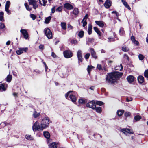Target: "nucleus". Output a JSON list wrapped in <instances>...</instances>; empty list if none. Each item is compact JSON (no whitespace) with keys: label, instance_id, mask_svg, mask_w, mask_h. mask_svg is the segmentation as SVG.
Segmentation results:
<instances>
[{"label":"nucleus","instance_id":"obj_1","mask_svg":"<svg viewBox=\"0 0 148 148\" xmlns=\"http://www.w3.org/2000/svg\"><path fill=\"white\" fill-rule=\"evenodd\" d=\"M49 121V118L46 117L42 120L40 125L38 121H36L32 126L33 130L34 132L36 131H42L44 129L48 127Z\"/></svg>","mask_w":148,"mask_h":148},{"label":"nucleus","instance_id":"obj_2","mask_svg":"<svg viewBox=\"0 0 148 148\" xmlns=\"http://www.w3.org/2000/svg\"><path fill=\"white\" fill-rule=\"evenodd\" d=\"M123 74V73L116 72L110 73L106 78V81L108 83H113L120 77Z\"/></svg>","mask_w":148,"mask_h":148},{"label":"nucleus","instance_id":"obj_3","mask_svg":"<svg viewBox=\"0 0 148 148\" xmlns=\"http://www.w3.org/2000/svg\"><path fill=\"white\" fill-rule=\"evenodd\" d=\"M69 96L71 100L75 104L76 97L77 96V93L70 91L65 95V97L67 99H69L68 96Z\"/></svg>","mask_w":148,"mask_h":148},{"label":"nucleus","instance_id":"obj_4","mask_svg":"<svg viewBox=\"0 0 148 148\" xmlns=\"http://www.w3.org/2000/svg\"><path fill=\"white\" fill-rule=\"evenodd\" d=\"M44 32L46 36L49 39H51L52 37V34L51 31L49 28H45L44 30Z\"/></svg>","mask_w":148,"mask_h":148},{"label":"nucleus","instance_id":"obj_5","mask_svg":"<svg viewBox=\"0 0 148 148\" xmlns=\"http://www.w3.org/2000/svg\"><path fill=\"white\" fill-rule=\"evenodd\" d=\"M29 5H32L34 9H36L38 7L37 2L35 0H28Z\"/></svg>","mask_w":148,"mask_h":148},{"label":"nucleus","instance_id":"obj_6","mask_svg":"<svg viewBox=\"0 0 148 148\" xmlns=\"http://www.w3.org/2000/svg\"><path fill=\"white\" fill-rule=\"evenodd\" d=\"M86 107L90 108L93 110H94L96 108L95 101L94 100L91 101L86 104Z\"/></svg>","mask_w":148,"mask_h":148},{"label":"nucleus","instance_id":"obj_7","mask_svg":"<svg viewBox=\"0 0 148 148\" xmlns=\"http://www.w3.org/2000/svg\"><path fill=\"white\" fill-rule=\"evenodd\" d=\"M121 131L126 135H127V134H133L134 133L132 130L129 129L123 128L121 129Z\"/></svg>","mask_w":148,"mask_h":148},{"label":"nucleus","instance_id":"obj_8","mask_svg":"<svg viewBox=\"0 0 148 148\" xmlns=\"http://www.w3.org/2000/svg\"><path fill=\"white\" fill-rule=\"evenodd\" d=\"M64 56L66 58H69L72 57L73 54L70 51L66 50L63 52Z\"/></svg>","mask_w":148,"mask_h":148},{"label":"nucleus","instance_id":"obj_9","mask_svg":"<svg viewBox=\"0 0 148 148\" xmlns=\"http://www.w3.org/2000/svg\"><path fill=\"white\" fill-rule=\"evenodd\" d=\"M22 34L25 39H27L28 37V34L26 29H21L20 30Z\"/></svg>","mask_w":148,"mask_h":148},{"label":"nucleus","instance_id":"obj_10","mask_svg":"<svg viewBox=\"0 0 148 148\" xmlns=\"http://www.w3.org/2000/svg\"><path fill=\"white\" fill-rule=\"evenodd\" d=\"M77 55L78 60V63L80 62H82V61L83 58L82 57V51L81 50H78L77 53Z\"/></svg>","mask_w":148,"mask_h":148},{"label":"nucleus","instance_id":"obj_11","mask_svg":"<svg viewBox=\"0 0 148 148\" xmlns=\"http://www.w3.org/2000/svg\"><path fill=\"white\" fill-rule=\"evenodd\" d=\"M89 51L90 52L92 57L95 59L97 58V56L96 55V52L95 51L94 49L92 48H90V49Z\"/></svg>","mask_w":148,"mask_h":148},{"label":"nucleus","instance_id":"obj_12","mask_svg":"<svg viewBox=\"0 0 148 148\" xmlns=\"http://www.w3.org/2000/svg\"><path fill=\"white\" fill-rule=\"evenodd\" d=\"M64 7L68 10H71L73 8L72 5L68 3H65L64 5Z\"/></svg>","mask_w":148,"mask_h":148},{"label":"nucleus","instance_id":"obj_13","mask_svg":"<svg viewBox=\"0 0 148 148\" xmlns=\"http://www.w3.org/2000/svg\"><path fill=\"white\" fill-rule=\"evenodd\" d=\"M95 23L99 26L101 27H103L104 26L105 23L103 21H96Z\"/></svg>","mask_w":148,"mask_h":148},{"label":"nucleus","instance_id":"obj_14","mask_svg":"<svg viewBox=\"0 0 148 148\" xmlns=\"http://www.w3.org/2000/svg\"><path fill=\"white\" fill-rule=\"evenodd\" d=\"M7 85L5 84H0V91H3L6 90V87Z\"/></svg>","mask_w":148,"mask_h":148},{"label":"nucleus","instance_id":"obj_15","mask_svg":"<svg viewBox=\"0 0 148 148\" xmlns=\"http://www.w3.org/2000/svg\"><path fill=\"white\" fill-rule=\"evenodd\" d=\"M131 39L132 42L134 44L137 45H139V42L135 40V38L134 36H133L131 37Z\"/></svg>","mask_w":148,"mask_h":148},{"label":"nucleus","instance_id":"obj_16","mask_svg":"<svg viewBox=\"0 0 148 148\" xmlns=\"http://www.w3.org/2000/svg\"><path fill=\"white\" fill-rule=\"evenodd\" d=\"M58 144V143L53 142L50 144L49 145L50 148H57V145Z\"/></svg>","mask_w":148,"mask_h":148},{"label":"nucleus","instance_id":"obj_17","mask_svg":"<svg viewBox=\"0 0 148 148\" xmlns=\"http://www.w3.org/2000/svg\"><path fill=\"white\" fill-rule=\"evenodd\" d=\"M127 79L129 82L131 83L134 81V77L132 75H130L127 77Z\"/></svg>","mask_w":148,"mask_h":148},{"label":"nucleus","instance_id":"obj_18","mask_svg":"<svg viewBox=\"0 0 148 148\" xmlns=\"http://www.w3.org/2000/svg\"><path fill=\"white\" fill-rule=\"evenodd\" d=\"M105 7L107 8H109L111 6V3L109 0H107L104 4Z\"/></svg>","mask_w":148,"mask_h":148},{"label":"nucleus","instance_id":"obj_19","mask_svg":"<svg viewBox=\"0 0 148 148\" xmlns=\"http://www.w3.org/2000/svg\"><path fill=\"white\" fill-rule=\"evenodd\" d=\"M138 80L139 83H142L144 81V78L143 76H140L138 77Z\"/></svg>","mask_w":148,"mask_h":148},{"label":"nucleus","instance_id":"obj_20","mask_svg":"<svg viewBox=\"0 0 148 148\" xmlns=\"http://www.w3.org/2000/svg\"><path fill=\"white\" fill-rule=\"evenodd\" d=\"M43 135L47 139L49 138L50 137V134L47 131H45L43 132Z\"/></svg>","mask_w":148,"mask_h":148},{"label":"nucleus","instance_id":"obj_21","mask_svg":"<svg viewBox=\"0 0 148 148\" xmlns=\"http://www.w3.org/2000/svg\"><path fill=\"white\" fill-rule=\"evenodd\" d=\"M79 103L80 104H84L86 102V100L83 98H81L78 101Z\"/></svg>","mask_w":148,"mask_h":148},{"label":"nucleus","instance_id":"obj_22","mask_svg":"<svg viewBox=\"0 0 148 148\" xmlns=\"http://www.w3.org/2000/svg\"><path fill=\"white\" fill-rule=\"evenodd\" d=\"M124 112V110H118L117 113L119 116H121L123 114Z\"/></svg>","mask_w":148,"mask_h":148},{"label":"nucleus","instance_id":"obj_23","mask_svg":"<svg viewBox=\"0 0 148 148\" xmlns=\"http://www.w3.org/2000/svg\"><path fill=\"white\" fill-rule=\"evenodd\" d=\"M61 25L62 28L64 30H65L66 29V23L64 22H61Z\"/></svg>","mask_w":148,"mask_h":148},{"label":"nucleus","instance_id":"obj_24","mask_svg":"<svg viewBox=\"0 0 148 148\" xmlns=\"http://www.w3.org/2000/svg\"><path fill=\"white\" fill-rule=\"evenodd\" d=\"M92 25L90 24H89L88 25V34L89 35L91 34L92 33Z\"/></svg>","mask_w":148,"mask_h":148},{"label":"nucleus","instance_id":"obj_25","mask_svg":"<svg viewBox=\"0 0 148 148\" xmlns=\"http://www.w3.org/2000/svg\"><path fill=\"white\" fill-rule=\"evenodd\" d=\"M96 112L98 113H101L102 111L101 108L100 107H97L95 108V109Z\"/></svg>","mask_w":148,"mask_h":148},{"label":"nucleus","instance_id":"obj_26","mask_svg":"<svg viewBox=\"0 0 148 148\" xmlns=\"http://www.w3.org/2000/svg\"><path fill=\"white\" fill-rule=\"evenodd\" d=\"M119 33L120 35L121 36H123L125 34V32L124 30L121 27L120 28V30L119 31Z\"/></svg>","mask_w":148,"mask_h":148},{"label":"nucleus","instance_id":"obj_27","mask_svg":"<svg viewBox=\"0 0 148 148\" xmlns=\"http://www.w3.org/2000/svg\"><path fill=\"white\" fill-rule=\"evenodd\" d=\"M4 13L3 12H0V21L3 22L4 20L3 17Z\"/></svg>","mask_w":148,"mask_h":148},{"label":"nucleus","instance_id":"obj_28","mask_svg":"<svg viewBox=\"0 0 148 148\" xmlns=\"http://www.w3.org/2000/svg\"><path fill=\"white\" fill-rule=\"evenodd\" d=\"M79 13L78 9L77 8H75L73 11V14L75 15H77Z\"/></svg>","mask_w":148,"mask_h":148},{"label":"nucleus","instance_id":"obj_29","mask_svg":"<svg viewBox=\"0 0 148 148\" xmlns=\"http://www.w3.org/2000/svg\"><path fill=\"white\" fill-rule=\"evenodd\" d=\"M40 115V113H38L36 111H34L33 114L34 117V118H36L38 117Z\"/></svg>","mask_w":148,"mask_h":148},{"label":"nucleus","instance_id":"obj_30","mask_svg":"<svg viewBox=\"0 0 148 148\" xmlns=\"http://www.w3.org/2000/svg\"><path fill=\"white\" fill-rule=\"evenodd\" d=\"M25 137L26 138L29 140H33V138L31 135H26Z\"/></svg>","mask_w":148,"mask_h":148},{"label":"nucleus","instance_id":"obj_31","mask_svg":"<svg viewBox=\"0 0 148 148\" xmlns=\"http://www.w3.org/2000/svg\"><path fill=\"white\" fill-rule=\"evenodd\" d=\"M93 29L94 30L97 32V34H98L100 36H101V32L97 27H94L93 28Z\"/></svg>","mask_w":148,"mask_h":148},{"label":"nucleus","instance_id":"obj_32","mask_svg":"<svg viewBox=\"0 0 148 148\" xmlns=\"http://www.w3.org/2000/svg\"><path fill=\"white\" fill-rule=\"evenodd\" d=\"M122 50L124 52H127L129 50V49L125 46H123L122 47Z\"/></svg>","mask_w":148,"mask_h":148},{"label":"nucleus","instance_id":"obj_33","mask_svg":"<svg viewBox=\"0 0 148 148\" xmlns=\"http://www.w3.org/2000/svg\"><path fill=\"white\" fill-rule=\"evenodd\" d=\"M12 78V76L10 75H8L7 77L6 81L7 82H10Z\"/></svg>","mask_w":148,"mask_h":148},{"label":"nucleus","instance_id":"obj_34","mask_svg":"<svg viewBox=\"0 0 148 148\" xmlns=\"http://www.w3.org/2000/svg\"><path fill=\"white\" fill-rule=\"evenodd\" d=\"M93 67L92 66H88V67L87 69L88 73L89 74H90V72L91 70L93 68Z\"/></svg>","mask_w":148,"mask_h":148},{"label":"nucleus","instance_id":"obj_35","mask_svg":"<svg viewBox=\"0 0 148 148\" xmlns=\"http://www.w3.org/2000/svg\"><path fill=\"white\" fill-rule=\"evenodd\" d=\"M84 33L83 31H81L79 32L78 36L79 37L81 38L83 37L84 36Z\"/></svg>","mask_w":148,"mask_h":148},{"label":"nucleus","instance_id":"obj_36","mask_svg":"<svg viewBox=\"0 0 148 148\" xmlns=\"http://www.w3.org/2000/svg\"><path fill=\"white\" fill-rule=\"evenodd\" d=\"M138 57L139 60H143L145 57V56L143 55L140 54H139Z\"/></svg>","mask_w":148,"mask_h":148},{"label":"nucleus","instance_id":"obj_37","mask_svg":"<svg viewBox=\"0 0 148 148\" xmlns=\"http://www.w3.org/2000/svg\"><path fill=\"white\" fill-rule=\"evenodd\" d=\"M51 18V17L50 16H49L46 18L45 21V23L46 24L48 23L50 21Z\"/></svg>","mask_w":148,"mask_h":148},{"label":"nucleus","instance_id":"obj_38","mask_svg":"<svg viewBox=\"0 0 148 148\" xmlns=\"http://www.w3.org/2000/svg\"><path fill=\"white\" fill-rule=\"evenodd\" d=\"M141 119V116L137 115L134 117V119L136 121H138L140 120Z\"/></svg>","mask_w":148,"mask_h":148},{"label":"nucleus","instance_id":"obj_39","mask_svg":"<svg viewBox=\"0 0 148 148\" xmlns=\"http://www.w3.org/2000/svg\"><path fill=\"white\" fill-rule=\"evenodd\" d=\"M24 5L26 9L28 11H30L31 10L32 8H30L28 4L26 3H25Z\"/></svg>","mask_w":148,"mask_h":148},{"label":"nucleus","instance_id":"obj_40","mask_svg":"<svg viewBox=\"0 0 148 148\" xmlns=\"http://www.w3.org/2000/svg\"><path fill=\"white\" fill-rule=\"evenodd\" d=\"M10 3L9 1H6L5 5V8H9L10 6Z\"/></svg>","mask_w":148,"mask_h":148},{"label":"nucleus","instance_id":"obj_41","mask_svg":"<svg viewBox=\"0 0 148 148\" xmlns=\"http://www.w3.org/2000/svg\"><path fill=\"white\" fill-rule=\"evenodd\" d=\"M95 104V105L96 104L99 106H101L103 105L104 104V103L101 101H97L96 102Z\"/></svg>","mask_w":148,"mask_h":148},{"label":"nucleus","instance_id":"obj_42","mask_svg":"<svg viewBox=\"0 0 148 148\" xmlns=\"http://www.w3.org/2000/svg\"><path fill=\"white\" fill-rule=\"evenodd\" d=\"M16 52L18 55H20L23 53L21 49V48H19V50L16 51Z\"/></svg>","mask_w":148,"mask_h":148},{"label":"nucleus","instance_id":"obj_43","mask_svg":"<svg viewBox=\"0 0 148 148\" xmlns=\"http://www.w3.org/2000/svg\"><path fill=\"white\" fill-rule=\"evenodd\" d=\"M123 4L128 9H131L130 7L128 5L127 3L125 1L124 2Z\"/></svg>","mask_w":148,"mask_h":148},{"label":"nucleus","instance_id":"obj_44","mask_svg":"<svg viewBox=\"0 0 148 148\" xmlns=\"http://www.w3.org/2000/svg\"><path fill=\"white\" fill-rule=\"evenodd\" d=\"M82 23L83 24V26L84 27L87 24L86 20H84V19H83L82 21Z\"/></svg>","mask_w":148,"mask_h":148},{"label":"nucleus","instance_id":"obj_45","mask_svg":"<svg viewBox=\"0 0 148 148\" xmlns=\"http://www.w3.org/2000/svg\"><path fill=\"white\" fill-rule=\"evenodd\" d=\"M144 75L145 77L148 78V71L147 70H146L145 71Z\"/></svg>","mask_w":148,"mask_h":148},{"label":"nucleus","instance_id":"obj_46","mask_svg":"<svg viewBox=\"0 0 148 148\" xmlns=\"http://www.w3.org/2000/svg\"><path fill=\"white\" fill-rule=\"evenodd\" d=\"M21 48L23 53V52H26L28 50V48L27 47Z\"/></svg>","mask_w":148,"mask_h":148},{"label":"nucleus","instance_id":"obj_47","mask_svg":"<svg viewBox=\"0 0 148 148\" xmlns=\"http://www.w3.org/2000/svg\"><path fill=\"white\" fill-rule=\"evenodd\" d=\"M30 17L33 20H34L36 18V16L33 14H30Z\"/></svg>","mask_w":148,"mask_h":148},{"label":"nucleus","instance_id":"obj_48","mask_svg":"<svg viewBox=\"0 0 148 148\" xmlns=\"http://www.w3.org/2000/svg\"><path fill=\"white\" fill-rule=\"evenodd\" d=\"M5 25L3 23H0V29H3L5 28Z\"/></svg>","mask_w":148,"mask_h":148},{"label":"nucleus","instance_id":"obj_49","mask_svg":"<svg viewBox=\"0 0 148 148\" xmlns=\"http://www.w3.org/2000/svg\"><path fill=\"white\" fill-rule=\"evenodd\" d=\"M71 43L72 44H77L78 43V42L76 40H71Z\"/></svg>","mask_w":148,"mask_h":148},{"label":"nucleus","instance_id":"obj_50","mask_svg":"<svg viewBox=\"0 0 148 148\" xmlns=\"http://www.w3.org/2000/svg\"><path fill=\"white\" fill-rule=\"evenodd\" d=\"M5 10L8 14H11V13L10 12V10H9V8H5Z\"/></svg>","mask_w":148,"mask_h":148},{"label":"nucleus","instance_id":"obj_51","mask_svg":"<svg viewBox=\"0 0 148 148\" xmlns=\"http://www.w3.org/2000/svg\"><path fill=\"white\" fill-rule=\"evenodd\" d=\"M130 114H131L130 112H126L125 114V115L126 117H128L130 116Z\"/></svg>","mask_w":148,"mask_h":148},{"label":"nucleus","instance_id":"obj_52","mask_svg":"<svg viewBox=\"0 0 148 148\" xmlns=\"http://www.w3.org/2000/svg\"><path fill=\"white\" fill-rule=\"evenodd\" d=\"M90 55V54L87 53L85 55L84 57L86 59H88Z\"/></svg>","mask_w":148,"mask_h":148},{"label":"nucleus","instance_id":"obj_53","mask_svg":"<svg viewBox=\"0 0 148 148\" xmlns=\"http://www.w3.org/2000/svg\"><path fill=\"white\" fill-rule=\"evenodd\" d=\"M62 10V8L61 7H59L56 9V11L59 12H61Z\"/></svg>","mask_w":148,"mask_h":148},{"label":"nucleus","instance_id":"obj_54","mask_svg":"<svg viewBox=\"0 0 148 148\" xmlns=\"http://www.w3.org/2000/svg\"><path fill=\"white\" fill-rule=\"evenodd\" d=\"M97 68L99 69V70H102V68L101 67V65L98 64L97 65Z\"/></svg>","mask_w":148,"mask_h":148},{"label":"nucleus","instance_id":"obj_55","mask_svg":"<svg viewBox=\"0 0 148 148\" xmlns=\"http://www.w3.org/2000/svg\"><path fill=\"white\" fill-rule=\"evenodd\" d=\"M124 58L127 59L128 61L129 60V58L128 56L126 54H125L124 56Z\"/></svg>","mask_w":148,"mask_h":148},{"label":"nucleus","instance_id":"obj_56","mask_svg":"<svg viewBox=\"0 0 148 148\" xmlns=\"http://www.w3.org/2000/svg\"><path fill=\"white\" fill-rule=\"evenodd\" d=\"M39 47L40 49L42 50L44 48V45H40Z\"/></svg>","mask_w":148,"mask_h":148},{"label":"nucleus","instance_id":"obj_57","mask_svg":"<svg viewBox=\"0 0 148 148\" xmlns=\"http://www.w3.org/2000/svg\"><path fill=\"white\" fill-rule=\"evenodd\" d=\"M51 56L53 58H56L57 57L56 55L53 52H52V53Z\"/></svg>","mask_w":148,"mask_h":148},{"label":"nucleus","instance_id":"obj_58","mask_svg":"<svg viewBox=\"0 0 148 148\" xmlns=\"http://www.w3.org/2000/svg\"><path fill=\"white\" fill-rule=\"evenodd\" d=\"M43 4H42L43 6H45L46 5V3H47V1L45 0H42Z\"/></svg>","mask_w":148,"mask_h":148},{"label":"nucleus","instance_id":"obj_59","mask_svg":"<svg viewBox=\"0 0 148 148\" xmlns=\"http://www.w3.org/2000/svg\"><path fill=\"white\" fill-rule=\"evenodd\" d=\"M55 8H56V7L54 6L51 9V13H54L55 12Z\"/></svg>","mask_w":148,"mask_h":148},{"label":"nucleus","instance_id":"obj_60","mask_svg":"<svg viewBox=\"0 0 148 148\" xmlns=\"http://www.w3.org/2000/svg\"><path fill=\"white\" fill-rule=\"evenodd\" d=\"M67 27L68 28L70 29H72L73 28V27L70 24H68Z\"/></svg>","mask_w":148,"mask_h":148},{"label":"nucleus","instance_id":"obj_61","mask_svg":"<svg viewBox=\"0 0 148 148\" xmlns=\"http://www.w3.org/2000/svg\"><path fill=\"white\" fill-rule=\"evenodd\" d=\"M88 18V15L86 14L84 16L83 19H84V20H86Z\"/></svg>","mask_w":148,"mask_h":148},{"label":"nucleus","instance_id":"obj_62","mask_svg":"<svg viewBox=\"0 0 148 148\" xmlns=\"http://www.w3.org/2000/svg\"><path fill=\"white\" fill-rule=\"evenodd\" d=\"M10 44V41H8L6 43V45H9Z\"/></svg>","mask_w":148,"mask_h":148},{"label":"nucleus","instance_id":"obj_63","mask_svg":"<svg viewBox=\"0 0 148 148\" xmlns=\"http://www.w3.org/2000/svg\"><path fill=\"white\" fill-rule=\"evenodd\" d=\"M17 93H14L13 94V95L14 97L17 96Z\"/></svg>","mask_w":148,"mask_h":148},{"label":"nucleus","instance_id":"obj_64","mask_svg":"<svg viewBox=\"0 0 148 148\" xmlns=\"http://www.w3.org/2000/svg\"><path fill=\"white\" fill-rule=\"evenodd\" d=\"M101 53H105V51L103 49H102L101 50Z\"/></svg>","mask_w":148,"mask_h":148}]
</instances>
